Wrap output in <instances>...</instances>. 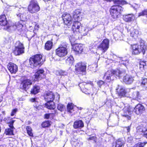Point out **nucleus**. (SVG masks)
I'll return each mask as SVG.
<instances>
[{"instance_id": "nucleus-1", "label": "nucleus", "mask_w": 147, "mask_h": 147, "mask_svg": "<svg viewBox=\"0 0 147 147\" xmlns=\"http://www.w3.org/2000/svg\"><path fill=\"white\" fill-rule=\"evenodd\" d=\"M125 70L122 71L118 69L109 71L105 73L104 78L107 82H110L114 80L115 78H120L123 76L125 74Z\"/></svg>"}, {"instance_id": "nucleus-2", "label": "nucleus", "mask_w": 147, "mask_h": 147, "mask_svg": "<svg viewBox=\"0 0 147 147\" xmlns=\"http://www.w3.org/2000/svg\"><path fill=\"white\" fill-rule=\"evenodd\" d=\"M42 58V56L40 54H36L30 57L29 59L30 67L34 68L38 66H41L43 63Z\"/></svg>"}, {"instance_id": "nucleus-3", "label": "nucleus", "mask_w": 147, "mask_h": 147, "mask_svg": "<svg viewBox=\"0 0 147 147\" xmlns=\"http://www.w3.org/2000/svg\"><path fill=\"white\" fill-rule=\"evenodd\" d=\"M131 47L132 49V54L133 55H138L141 52L143 54L145 53L146 47L144 43H141L140 45L137 44L131 45Z\"/></svg>"}, {"instance_id": "nucleus-4", "label": "nucleus", "mask_w": 147, "mask_h": 147, "mask_svg": "<svg viewBox=\"0 0 147 147\" xmlns=\"http://www.w3.org/2000/svg\"><path fill=\"white\" fill-rule=\"evenodd\" d=\"M123 11V8L119 5H115L112 6L110 11L112 18L114 19H117L119 15Z\"/></svg>"}, {"instance_id": "nucleus-5", "label": "nucleus", "mask_w": 147, "mask_h": 147, "mask_svg": "<svg viewBox=\"0 0 147 147\" xmlns=\"http://www.w3.org/2000/svg\"><path fill=\"white\" fill-rule=\"evenodd\" d=\"M24 49L23 44L19 41H18L15 44L13 53L15 55H20L24 53Z\"/></svg>"}, {"instance_id": "nucleus-6", "label": "nucleus", "mask_w": 147, "mask_h": 147, "mask_svg": "<svg viewBox=\"0 0 147 147\" xmlns=\"http://www.w3.org/2000/svg\"><path fill=\"white\" fill-rule=\"evenodd\" d=\"M40 9V7L35 0H31L29 5L28 9L31 13H35L38 11Z\"/></svg>"}, {"instance_id": "nucleus-7", "label": "nucleus", "mask_w": 147, "mask_h": 147, "mask_svg": "<svg viewBox=\"0 0 147 147\" xmlns=\"http://www.w3.org/2000/svg\"><path fill=\"white\" fill-rule=\"evenodd\" d=\"M86 66V64L84 63H78L75 65V70L78 74L85 75Z\"/></svg>"}, {"instance_id": "nucleus-8", "label": "nucleus", "mask_w": 147, "mask_h": 147, "mask_svg": "<svg viewBox=\"0 0 147 147\" xmlns=\"http://www.w3.org/2000/svg\"><path fill=\"white\" fill-rule=\"evenodd\" d=\"M109 40L107 39H104L98 47V49L102 53H104L109 48Z\"/></svg>"}, {"instance_id": "nucleus-9", "label": "nucleus", "mask_w": 147, "mask_h": 147, "mask_svg": "<svg viewBox=\"0 0 147 147\" xmlns=\"http://www.w3.org/2000/svg\"><path fill=\"white\" fill-rule=\"evenodd\" d=\"M32 84V82L30 80L25 79L21 81L20 88L22 90H26L30 87Z\"/></svg>"}, {"instance_id": "nucleus-10", "label": "nucleus", "mask_w": 147, "mask_h": 147, "mask_svg": "<svg viewBox=\"0 0 147 147\" xmlns=\"http://www.w3.org/2000/svg\"><path fill=\"white\" fill-rule=\"evenodd\" d=\"M67 49L65 47H60L56 50V54L59 57H64L67 55Z\"/></svg>"}, {"instance_id": "nucleus-11", "label": "nucleus", "mask_w": 147, "mask_h": 147, "mask_svg": "<svg viewBox=\"0 0 147 147\" xmlns=\"http://www.w3.org/2000/svg\"><path fill=\"white\" fill-rule=\"evenodd\" d=\"M62 17L65 24L68 26H69L71 24L72 20L71 16L69 14L65 13L63 15Z\"/></svg>"}, {"instance_id": "nucleus-12", "label": "nucleus", "mask_w": 147, "mask_h": 147, "mask_svg": "<svg viewBox=\"0 0 147 147\" xmlns=\"http://www.w3.org/2000/svg\"><path fill=\"white\" fill-rule=\"evenodd\" d=\"M35 79L34 80L38 81L45 77L44 71L43 69H39L35 73L34 75Z\"/></svg>"}, {"instance_id": "nucleus-13", "label": "nucleus", "mask_w": 147, "mask_h": 147, "mask_svg": "<svg viewBox=\"0 0 147 147\" xmlns=\"http://www.w3.org/2000/svg\"><path fill=\"white\" fill-rule=\"evenodd\" d=\"M145 110L144 106L141 104H138L134 108V111L136 114L140 115L143 113Z\"/></svg>"}, {"instance_id": "nucleus-14", "label": "nucleus", "mask_w": 147, "mask_h": 147, "mask_svg": "<svg viewBox=\"0 0 147 147\" xmlns=\"http://www.w3.org/2000/svg\"><path fill=\"white\" fill-rule=\"evenodd\" d=\"M131 107L128 105L125 106L124 108H123V111L124 112V113L123 115V116L126 118L127 119L129 120L131 119L130 116L129 115H130L132 113V110Z\"/></svg>"}, {"instance_id": "nucleus-15", "label": "nucleus", "mask_w": 147, "mask_h": 147, "mask_svg": "<svg viewBox=\"0 0 147 147\" xmlns=\"http://www.w3.org/2000/svg\"><path fill=\"white\" fill-rule=\"evenodd\" d=\"M82 26L81 23L78 22H75L73 23L72 27V29L73 32L74 33L79 32L81 31L80 29Z\"/></svg>"}, {"instance_id": "nucleus-16", "label": "nucleus", "mask_w": 147, "mask_h": 147, "mask_svg": "<svg viewBox=\"0 0 147 147\" xmlns=\"http://www.w3.org/2000/svg\"><path fill=\"white\" fill-rule=\"evenodd\" d=\"M7 67L11 74H15L18 70L17 65L12 63H9L7 65Z\"/></svg>"}, {"instance_id": "nucleus-17", "label": "nucleus", "mask_w": 147, "mask_h": 147, "mask_svg": "<svg viewBox=\"0 0 147 147\" xmlns=\"http://www.w3.org/2000/svg\"><path fill=\"white\" fill-rule=\"evenodd\" d=\"M123 76V81L127 84H131L134 80L133 77L131 75L126 74L125 73Z\"/></svg>"}, {"instance_id": "nucleus-18", "label": "nucleus", "mask_w": 147, "mask_h": 147, "mask_svg": "<svg viewBox=\"0 0 147 147\" xmlns=\"http://www.w3.org/2000/svg\"><path fill=\"white\" fill-rule=\"evenodd\" d=\"M55 95L52 92H48L44 95V98L47 102L53 101L55 98Z\"/></svg>"}, {"instance_id": "nucleus-19", "label": "nucleus", "mask_w": 147, "mask_h": 147, "mask_svg": "<svg viewBox=\"0 0 147 147\" xmlns=\"http://www.w3.org/2000/svg\"><path fill=\"white\" fill-rule=\"evenodd\" d=\"M74 50L76 54L81 53L83 51V48L82 45L76 44L73 46Z\"/></svg>"}, {"instance_id": "nucleus-20", "label": "nucleus", "mask_w": 147, "mask_h": 147, "mask_svg": "<svg viewBox=\"0 0 147 147\" xmlns=\"http://www.w3.org/2000/svg\"><path fill=\"white\" fill-rule=\"evenodd\" d=\"M135 18V16L133 14L124 15L123 16V20L126 22H131L134 21Z\"/></svg>"}, {"instance_id": "nucleus-21", "label": "nucleus", "mask_w": 147, "mask_h": 147, "mask_svg": "<svg viewBox=\"0 0 147 147\" xmlns=\"http://www.w3.org/2000/svg\"><path fill=\"white\" fill-rule=\"evenodd\" d=\"M73 126L75 129L81 128L84 127V124L82 120H77L74 122Z\"/></svg>"}, {"instance_id": "nucleus-22", "label": "nucleus", "mask_w": 147, "mask_h": 147, "mask_svg": "<svg viewBox=\"0 0 147 147\" xmlns=\"http://www.w3.org/2000/svg\"><path fill=\"white\" fill-rule=\"evenodd\" d=\"M97 84L98 86L102 90H102V92L106 93V91L107 87L105 86V82L104 81L99 80L97 82Z\"/></svg>"}, {"instance_id": "nucleus-23", "label": "nucleus", "mask_w": 147, "mask_h": 147, "mask_svg": "<svg viewBox=\"0 0 147 147\" xmlns=\"http://www.w3.org/2000/svg\"><path fill=\"white\" fill-rule=\"evenodd\" d=\"M76 108L74 107L72 103H69L67 106V111L70 113H72L73 114L76 113V111L75 110Z\"/></svg>"}, {"instance_id": "nucleus-24", "label": "nucleus", "mask_w": 147, "mask_h": 147, "mask_svg": "<svg viewBox=\"0 0 147 147\" xmlns=\"http://www.w3.org/2000/svg\"><path fill=\"white\" fill-rule=\"evenodd\" d=\"M114 58H117V60L116 61L117 62L121 63V64L123 66H124L125 67H127V64H128V62L127 61H124L123 58H120L117 57V56L114 55L113 56Z\"/></svg>"}, {"instance_id": "nucleus-25", "label": "nucleus", "mask_w": 147, "mask_h": 147, "mask_svg": "<svg viewBox=\"0 0 147 147\" xmlns=\"http://www.w3.org/2000/svg\"><path fill=\"white\" fill-rule=\"evenodd\" d=\"M22 21H21L18 22L16 25L8 27L7 28L8 29H10L11 30L15 29L18 28V30H20L22 29L23 26L22 24Z\"/></svg>"}, {"instance_id": "nucleus-26", "label": "nucleus", "mask_w": 147, "mask_h": 147, "mask_svg": "<svg viewBox=\"0 0 147 147\" xmlns=\"http://www.w3.org/2000/svg\"><path fill=\"white\" fill-rule=\"evenodd\" d=\"M9 120L10 117H9L5 118L4 119V120L9 124V126L10 128L14 129V128L13 126V123L15 121L13 120L12 119H10V120Z\"/></svg>"}, {"instance_id": "nucleus-27", "label": "nucleus", "mask_w": 147, "mask_h": 147, "mask_svg": "<svg viewBox=\"0 0 147 147\" xmlns=\"http://www.w3.org/2000/svg\"><path fill=\"white\" fill-rule=\"evenodd\" d=\"M45 105L47 108L50 109H54L55 108V104L53 101L47 102Z\"/></svg>"}, {"instance_id": "nucleus-28", "label": "nucleus", "mask_w": 147, "mask_h": 147, "mask_svg": "<svg viewBox=\"0 0 147 147\" xmlns=\"http://www.w3.org/2000/svg\"><path fill=\"white\" fill-rule=\"evenodd\" d=\"M80 14V9L75 10L73 13V16L75 20H76L77 21L79 20Z\"/></svg>"}, {"instance_id": "nucleus-29", "label": "nucleus", "mask_w": 147, "mask_h": 147, "mask_svg": "<svg viewBox=\"0 0 147 147\" xmlns=\"http://www.w3.org/2000/svg\"><path fill=\"white\" fill-rule=\"evenodd\" d=\"M7 22L6 20L5 16L3 15L0 16V25L4 26L7 25Z\"/></svg>"}, {"instance_id": "nucleus-30", "label": "nucleus", "mask_w": 147, "mask_h": 147, "mask_svg": "<svg viewBox=\"0 0 147 147\" xmlns=\"http://www.w3.org/2000/svg\"><path fill=\"white\" fill-rule=\"evenodd\" d=\"M40 87L37 85H35L33 86L31 90V93L32 94H35L40 92Z\"/></svg>"}, {"instance_id": "nucleus-31", "label": "nucleus", "mask_w": 147, "mask_h": 147, "mask_svg": "<svg viewBox=\"0 0 147 147\" xmlns=\"http://www.w3.org/2000/svg\"><path fill=\"white\" fill-rule=\"evenodd\" d=\"M140 34V32L138 30L134 29L133 28L131 29L130 35L132 37L137 36Z\"/></svg>"}, {"instance_id": "nucleus-32", "label": "nucleus", "mask_w": 147, "mask_h": 147, "mask_svg": "<svg viewBox=\"0 0 147 147\" xmlns=\"http://www.w3.org/2000/svg\"><path fill=\"white\" fill-rule=\"evenodd\" d=\"M53 43L52 41H48L45 44V49L47 51L50 50L52 48Z\"/></svg>"}, {"instance_id": "nucleus-33", "label": "nucleus", "mask_w": 147, "mask_h": 147, "mask_svg": "<svg viewBox=\"0 0 147 147\" xmlns=\"http://www.w3.org/2000/svg\"><path fill=\"white\" fill-rule=\"evenodd\" d=\"M141 86L143 88V90H147V78H144L142 79Z\"/></svg>"}, {"instance_id": "nucleus-34", "label": "nucleus", "mask_w": 147, "mask_h": 147, "mask_svg": "<svg viewBox=\"0 0 147 147\" xmlns=\"http://www.w3.org/2000/svg\"><path fill=\"white\" fill-rule=\"evenodd\" d=\"M124 142L121 139L117 140L115 142V147H121L124 144Z\"/></svg>"}, {"instance_id": "nucleus-35", "label": "nucleus", "mask_w": 147, "mask_h": 147, "mask_svg": "<svg viewBox=\"0 0 147 147\" xmlns=\"http://www.w3.org/2000/svg\"><path fill=\"white\" fill-rule=\"evenodd\" d=\"M131 96L134 99L138 100L140 99V96L139 92H134L132 93Z\"/></svg>"}, {"instance_id": "nucleus-36", "label": "nucleus", "mask_w": 147, "mask_h": 147, "mask_svg": "<svg viewBox=\"0 0 147 147\" xmlns=\"http://www.w3.org/2000/svg\"><path fill=\"white\" fill-rule=\"evenodd\" d=\"M74 62V59L72 56H70L66 60V63L69 66L72 65Z\"/></svg>"}, {"instance_id": "nucleus-37", "label": "nucleus", "mask_w": 147, "mask_h": 147, "mask_svg": "<svg viewBox=\"0 0 147 147\" xmlns=\"http://www.w3.org/2000/svg\"><path fill=\"white\" fill-rule=\"evenodd\" d=\"M92 30V28L88 27L84 28L81 30V33L82 35L85 36L87 35L88 31Z\"/></svg>"}, {"instance_id": "nucleus-38", "label": "nucleus", "mask_w": 147, "mask_h": 147, "mask_svg": "<svg viewBox=\"0 0 147 147\" xmlns=\"http://www.w3.org/2000/svg\"><path fill=\"white\" fill-rule=\"evenodd\" d=\"M147 68V61H142L140 63V68L142 70Z\"/></svg>"}, {"instance_id": "nucleus-39", "label": "nucleus", "mask_w": 147, "mask_h": 147, "mask_svg": "<svg viewBox=\"0 0 147 147\" xmlns=\"http://www.w3.org/2000/svg\"><path fill=\"white\" fill-rule=\"evenodd\" d=\"M71 144L74 147H82V142L80 141H78L72 142Z\"/></svg>"}, {"instance_id": "nucleus-40", "label": "nucleus", "mask_w": 147, "mask_h": 147, "mask_svg": "<svg viewBox=\"0 0 147 147\" xmlns=\"http://www.w3.org/2000/svg\"><path fill=\"white\" fill-rule=\"evenodd\" d=\"M136 129L137 132H142L144 133V132L147 130V129L145 127H144V126L142 125L138 126L136 128Z\"/></svg>"}, {"instance_id": "nucleus-41", "label": "nucleus", "mask_w": 147, "mask_h": 147, "mask_svg": "<svg viewBox=\"0 0 147 147\" xmlns=\"http://www.w3.org/2000/svg\"><path fill=\"white\" fill-rule=\"evenodd\" d=\"M118 93L119 96H124L125 95L126 92L124 88L120 87V90L118 92Z\"/></svg>"}, {"instance_id": "nucleus-42", "label": "nucleus", "mask_w": 147, "mask_h": 147, "mask_svg": "<svg viewBox=\"0 0 147 147\" xmlns=\"http://www.w3.org/2000/svg\"><path fill=\"white\" fill-rule=\"evenodd\" d=\"M17 15L18 17H20V20H22V21H24L26 19V16L25 13H20L18 14Z\"/></svg>"}, {"instance_id": "nucleus-43", "label": "nucleus", "mask_w": 147, "mask_h": 147, "mask_svg": "<svg viewBox=\"0 0 147 147\" xmlns=\"http://www.w3.org/2000/svg\"><path fill=\"white\" fill-rule=\"evenodd\" d=\"M57 114V110H55L54 111H53L51 113H50L45 114V118L47 119H48L50 117L51 115H53V116H54Z\"/></svg>"}, {"instance_id": "nucleus-44", "label": "nucleus", "mask_w": 147, "mask_h": 147, "mask_svg": "<svg viewBox=\"0 0 147 147\" xmlns=\"http://www.w3.org/2000/svg\"><path fill=\"white\" fill-rule=\"evenodd\" d=\"M13 129L12 128H9L6 129L5 131V133L6 135H13Z\"/></svg>"}, {"instance_id": "nucleus-45", "label": "nucleus", "mask_w": 147, "mask_h": 147, "mask_svg": "<svg viewBox=\"0 0 147 147\" xmlns=\"http://www.w3.org/2000/svg\"><path fill=\"white\" fill-rule=\"evenodd\" d=\"M146 16L147 18V9L142 11L138 14V17Z\"/></svg>"}, {"instance_id": "nucleus-46", "label": "nucleus", "mask_w": 147, "mask_h": 147, "mask_svg": "<svg viewBox=\"0 0 147 147\" xmlns=\"http://www.w3.org/2000/svg\"><path fill=\"white\" fill-rule=\"evenodd\" d=\"M26 129L27 131V133L28 135L31 136H33V134L32 132V129L29 126H27L26 127Z\"/></svg>"}, {"instance_id": "nucleus-47", "label": "nucleus", "mask_w": 147, "mask_h": 147, "mask_svg": "<svg viewBox=\"0 0 147 147\" xmlns=\"http://www.w3.org/2000/svg\"><path fill=\"white\" fill-rule=\"evenodd\" d=\"M50 125V122L47 121L43 122L42 124V126L43 127H45L49 126Z\"/></svg>"}, {"instance_id": "nucleus-48", "label": "nucleus", "mask_w": 147, "mask_h": 147, "mask_svg": "<svg viewBox=\"0 0 147 147\" xmlns=\"http://www.w3.org/2000/svg\"><path fill=\"white\" fill-rule=\"evenodd\" d=\"M114 3L115 4L118 5L124 4H125L126 2L123 0H115L114 1Z\"/></svg>"}, {"instance_id": "nucleus-49", "label": "nucleus", "mask_w": 147, "mask_h": 147, "mask_svg": "<svg viewBox=\"0 0 147 147\" xmlns=\"http://www.w3.org/2000/svg\"><path fill=\"white\" fill-rule=\"evenodd\" d=\"M146 143L145 142H139L136 144L133 147H143Z\"/></svg>"}, {"instance_id": "nucleus-50", "label": "nucleus", "mask_w": 147, "mask_h": 147, "mask_svg": "<svg viewBox=\"0 0 147 147\" xmlns=\"http://www.w3.org/2000/svg\"><path fill=\"white\" fill-rule=\"evenodd\" d=\"M57 109L58 110L61 111H62L65 109V107L62 104H59L58 105Z\"/></svg>"}, {"instance_id": "nucleus-51", "label": "nucleus", "mask_w": 147, "mask_h": 147, "mask_svg": "<svg viewBox=\"0 0 147 147\" xmlns=\"http://www.w3.org/2000/svg\"><path fill=\"white\" fill-rule=\"evenodd\" d=\"M59 74L60 75L66 76L67 75V73L65 71L63 70H60L59 72Z\"/></svg>"}, {"instance_id": "nucleus-52", "label": "nucleus", "mask_w": 147, "mask_h": 147, "mask_svg": "<svg viewBox=\"0 0 147 147\" xmlns=\"http://www.w3.org/2000/svg\"><path fill=\"white\" fill-rule=\"evenodd\" d=\"M11 42V40L9 37H7L5 38V40H4V42L6 43H10Z\"/></svg>"}, {"instance_id": "nucleus-53", "label": "nucleus", "mask_w": 147, "mask_h": 147, "mask_svg": "<svg viewBox=\"0 0 147 147\" xmlns=\"http://www.w3.org/2000/svg\"><path fill=\"white\" fill-rule=\"evenodd\" d=\"M139 7V5L138 4H134V5H132V7L135 10H136Z\"/></svg>"}, {"instance_id": "nucleus-54", "label": "nucleus", "mask_w": 147, "mask_h": 147, "mask_svg": "<svg viewBox=\"0 0 147 147\" xmlns=\"http://www.w3.org/2000/svg\"><path fill=\"white\" fill-rule=\"evenodd\" d=\"M17 111V109H16L13 110L11 113V116H13L14 115V114L16 113Z\"/></svg>"}, {"instance_id": "nucleus-55", "label": "nucleus", "mask_w": 147, "mask_h": 147, "mask_svg": "<svg viewBox=\"0 0 147 147\" xmlns=\"http://www.w3.org/2000/svg\"><path fill=\"white\" fill-rule=\"evenodd\" d=\"M30 100L32 102H37V99L36 98H32L30 99Z\"/></svg>"}, {"instance_id": "nucleus-56", "label": "nucleus", "mask_w": 147, "mask_h": 147, "mask_svg": "<svg viewBox=\"0 0 147 147\" xmlns=\"http://www.w3.org/2000/svg\"><path fill=\"white\" fill-rule=\"evenodd\" d=\"M96 139V137L94 136H90L88 140H95Z\"/></svg>"}, {"instance_id": "nucleus-57", "label": "nucleus", "mask_w": 147, "mask_h": 147, "mask_svg": "<svg viewBox=\"0 0 147 147\" xmlns=\"http://www.w3.org/2000/svg\"><path fill=\"white\" fill-rule=\"evenodd\" d=\"M144 136L147 138V129L144 132Z\"/></svg>"}, {"instance_id": "nucleus-58", "label": "nucleus", "mask_w": 147, "mask_h": 147, "mask_svg": "<svg viewBox=\"0 0 147 147\" xmlns=\"http://www.w3.org/2000/svg\"><path fill=\"white\" fill-rule=\"evenodd\" d=\"M126 128L127 129V132H129L130 130V126H128L127 127H126Z\"/></svg>"}, {"instance_id": "nucleus-59", "label": "nucleus", "mask_w": 147, "mask_h": 147, "mask_svg": "<svg viewBox=\"0 0 147 147\" xmlns=\"http://www.w3.org/2000/svg\"><path fill=\"white\" fill-rule=\"evenodd\" d=\"M84 92L86 94H90V92L88 91H84Z\"/></svg>"}, {"instance_id": "nucleus-60", "label": "nucleus", "mask_w": 147, "mask_h": 147, "mask_svg": "<svg viewBox=\"0 0 147 147\" xmlns=\"http://www.w3.org/2000/svg\"><path fill=\"white\" fill-rule=\"evenodd\" d=\"M3 100V97L1 96H0V102H1Z\"/></svg>"}, {"instance_id": "nucleus-61", "label": "nucleus", "mask_w": 147, "mask_h": 147, "mask_svg": "<svg viewBox=\"0 0 147 147\" xmlns=\"http://www.w3.org/2000/svg\"><path fill=\"white\" fill-rule=\"evenodd\" d=\"M78 109H79L80 110H81L82 109V108H81V107H79L78 108Z\"/></svg>"}, {"instance_id": "nucleus-62", "label": "nucleus", "mask_w": 147, "mask_h": 147, "mask_svg": "<svg viewBox=\"0 0 147 147\" xmlns=\"http://www.w3.org/2000/svg\"><path fill=\"white\" fill-rule=\"evenodd\" d=\"M22 10H25V11H26V8H22Z\"/></svg>"}, {"instance_id": "nucleus-63", "label": "nucleus", "mask_w": 147, "mask_h": 147, "mask_svg": "<svg viewBox=\"0 0 147 147\" xmlns=\"http://www.w3.org/2000/svg\"><path fill=\"white\" fill-rule=\"evenodd\" d=\"M119 89V88H116V90H118Z\"/></svg>"}, {"instance_id": "nucleus-64", "label": "nucleus", "mask_w": 147, "mask_h": 147, "mask_svg": "<svg viewBox=\"0 0 147 147\" xmlns=\"http://www.w3.org/2000/svg\"><path fill=\"white\" fill-rule=\"evenodd\" d=\"M81 84H82L81 83H80V84H79V86H80L81 85Z\"/></svg>"}]
</instances>
